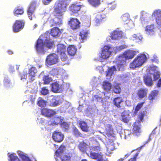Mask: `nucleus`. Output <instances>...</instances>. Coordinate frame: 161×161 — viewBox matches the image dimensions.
Here are the masks:
<instances>
[{
	"mask_svg": "<svg viewBox=\"0 0 161 161\" xmlns=\"http://www.w3.org/2000/svg\"><path fill=\"white\" fill-rule=\"evenodd\" d=\"M68 5L66 0H59L55 4L53 11L55 17L50 21L51 26H60L62 25L63 16Z\"/></svg>",
	"mask_w": 161,
	"mask_h": 161,
	"instance_id": "obj_1",
	"label": "nucleus"
},
{
	"mask_svg": "<svg viewBox=\"0 0 161 161\" xmlns=\"http://www.w3.org/2000/svg\"><path fill=\"white\" fill-rule=\"evenodd\" d=\"M138 52L136 51L128 50L123 53L122 56H120L116 61L117 66L119 68L123 67L125 64V61L123 59L125 58V60L132 59Z\"/></svg>",
	"mask_w": 161,
	"mask_h": 161,
	"instance_id": "obj_2",
	"label": "nucleus"
},
{
	"mask_svg": "<svg viewBox=\"0 0 161 161\" xmlns=\"http://www.w3.org/2000/svg\"><path fill=\"white\" fill-rule=\"evenodd\" d=\"M147 59L146 55L144 54L140 53L130 63V68L134 69L136 67L141 66L146 61Z\"/></svg>",
	"mask_w": 161,
	"mask_h": 161,
	"instance_id": "obj_3",
	"label": "nucleus"
},
{
	"mask_svg": "<svg viewBox=\"0 0 161 161\" xmlns=\"http://www.w3.org/2000/svg\"><path fill=\"white\" fill-rule=\"evenodd\" d=\"M66 47L65 45L61 43L57 44L56 52L60 55V58L62 61H66L68 59L66 54Z\"/></svg>",
	"mask_w": 161,
	"mask_h": 161,
	"instance_id": "obj_4",
	"label": "nucleus"
},
{
	"mask_svg": "<svg viewBox=\"0 0 161 161\" xmlns=\"http://www.w3.org/2000/svg\"><path fill=\"white\" fill-rule=\"evenodd\" d=\"M64 135L61 131H54L52 134V138L55 142L57 143L61 142L64 139Z\"/></svg>",
	"mask_w": 161,
	"mask_h": 161,
	"instance_id": "obj_5",
	"label": "nucleus"
},
{
	"mask_svg": "<svg viewBox=\"0 0 161 161\" xmlns=\"http://www.w3.org/2000/svg\"><path fill=\"white\" fill-rule=\"evenodd\" d=\"M25 22L23 20H16L12 26V29L14 32H18L24 28Z\"/></svg>",
	"mask_w": 161,
	"mask_h": 161,
	"instance_id": "obj_6",
	"label": "nucleus"
},
{
	"mask_svg": "<svg viewBox=\"0 0 161 161\" xmlns=\"http://www.w3.org/2000/svg\"><path fill=\"white\" fill-rule=\"evenodd\" d=\"M61 147L56 150L55 153V155L59 158L61 161H70V157L66 155L64 153L63 150L61 149Z\"/></svg>",
	"mask_w": 161,
	"mask_h": 161,
	"instance_id": "obj_7",
	"label": "nucleus"
},
{
	"mask_svg": "<svg viewBox=\"0 0 161 161\" xmlns=\"http://www.w3.org/2000/svg\"><path fill=\"white\" fill-rule=\"evenodd\" d=\"M45 44L43 41L39 38L37 41L35 48L37 52L40 53H44V52Z\"/></svg>",
	"mask_w": 161,
	"mask_h": 161,
	"instance_id": "obj_8",
	"label": "nucleus"
},
{
	"mask_svg": "<svg viewBox=\"0 0 161 161\" xmlns=\"http://www.w3.org/2000/svg\"><path fill=\"white\" fill-rule=\"evenodd\" d=\"M68 24L73 30H77L80 27V22L77 18H71L68 22Z\"/></svg>",
	"mask_w": 161,
	"mask_h": 161,
	"instance_id": "obj_9",
	"label": "nucleus"
},
{
	"mask_svg": "<svg viewBox=\"0 0 161 161\" xmlns=\"http://www.w3.org/2000/svg\"><path fill=\"white\" fill-rule=\"evenodd\" d=\"M56 114V111L54 110L45 108H43L41 110V114L48 118H51Z\"/></svg>",
	"mask_w": 161,
	"mask_h": 161,
	"instance_id": "obj_10",
	"label": "nucleus"
},
{
	"mask_svg": "<svg viewBox=\"0 0 161 161\" xmlns=\"http://www.w3.org/2000/svg\"><path fill=\"white\" fill-rule=\"evenodd\" d=\"M81 6L76 3L71 4L69 8V10L71 15H73L78 14L80 11Z\"/></svg>",
	"mask_w": 161,
	"mask_h": 161,
	"instance_id": "obj_11",
	"label": "nucleus"
},
{
	"mask_svg": "<svg viewBox=\"0 0 161 161\" xmlns=\"http://www.w3.org/2000/svg\"><path fill=\"white\" fill-rule=\"evenodd\" d=\"M111 47L107 45H105L102 50L101 53V57L103 59H106L108 58L111 53V52L110 51Z\"/></svg>",
	"mask_w": 161,
	"mask_h": 161,
	"instance_id": "obj_12",
	"label": "nucleus"
},
{
	"mask_svg": "<svg viewBox=\"0 0 161 161\" xmlns=\"http://www.w3.org/2000/svg\"><path fill=\"white\" fill-rule=\"evenodd\" d=\"M58 56L55 53H53L47 57L46 60L48 64L52 65L56 64L58 62Z\"/></svg>",
	"mask_w": 161,
	"mask_h": 161,
	"instance_id": "obj_13",
	"label": "nucleus"
},
{
	"mask_svg": "<svg viewBox=\"0 0 161 161\" xmlns=\"http://www.w3.org/2000/svg\"><path fill=\"white\" fill-rule=\"evenodd\" d=\"M63 89L62 85L59 84L58 82H54L52 84L51 90L54 93L60 92L63 91Z\"/></svg>",
	"mask_w": 161,
	"mask_h": 161,
	"instance_id": "obj_14",
	"label": "nucleus"
},
{
	"mask_svg": "<svg viewBox=\"0 0 161 161\" xmlns=\"http://www.w3.org/2000/svg\"><path fill=\"white\" fill-rule=\"evenodd\" d=\"M77 124L79 125V127L81 130L85 132H88L89 131V126L88 123L85 121L79 120Z\"/></svg>",
	"mask_w": 161,
	"mask_h": 161,
	"instance_id": "obj_15",
	"label": "nucleus"
},
{
	"mask_svg": "<svg viewBox=\"0 0 161 161\" xmlns=\"http://www.w3.org/2000/svg\"><path fill=\"white\" fill-rule=\"evenodd\" d=\"M105 15L104 14H97L94 20L95 23L96 25H98L105 20Z\"/></svg>",
	"mask_w": 161,
	"mask_h": 161,
	"instance_id": "obj_16",
	"label": "nucleus"
},
{
	"mask_svg": "<svg viewBox=\"0 0 161 161\" xmlns=\"http://www.w3.org/2000/svg\"><path fill=\"white\" fill-rule=\"evenodd\" d=\"M37 72V69L35 67H32L29 69L28 74L29 79L30 81L32 82L35 80L34 78L36 76Z\"/></svg>",
	"mask_w": 161,
	"mask_h": 161,
	"instance_id": "obj_17",
	"label": "nucleus"
},
{
	"mask_svg": "<svg viewBox=\"0 0 161 161\" xmlns=\"http://www.w3.org/2000/svg\"><path fill=\"white\" fill-rule=\"evenodd\" d=\"M152 15L155 17L157 24L161 26V10H156L153 12Z\"/></svg>",
	"mask_w": 161,
	"mask_h": 161,
	"instance_id": "obj_18",
	"label": "nucleus"
},
{
	"mask_svg": "<svg viewBox=\"0 0 161 161\" xmlns=\"http://www.w3.org/2000/svg\"><path fill=\"white\" fill-rule=\"evenodd\" d=\"M63 29L61 30L57 27H54L51 29L50 31L51 35L53 37H59L62 33Z\"/></svg>",
	"mask_w": 161,
	"mask_h": 161,
	"instance_id": "obj_19",
	"label": "nucleus"
},
{
	"mask_svg": "<svg viewBox=\"0 0 161 161\" xmlns=\"http://www.w3.org/2000/svg\"><path fill=\"white\" fill-rule=\"evenodd\" d=\"M147 92L146 88H141L138 90L136 94L139 99H142L147 96Z\"/></svg>",
	"mask_w": 161,
	"mask_h": 161,
	"instance_id": "obj_20",
	"label": "nucleus"
},
{
	"mask_svg": "<svg viewBox=\"0 0 161 161\" xmlns=\"http://www.w3.org/2000/svg\"><path fill=\"white\" fill-rule=\"evenodd\" d=\"M122 33L121 31H114L111 33V37L112 39L119 40L122 37Z\"/></svg>",
	"mask_w": 161,
	"mask_h": 161,
	"instance_id": "obj_21",
	"label": "nucleus"
},
{
	"mask_svg": "<svg viewBox=\"0 0 161 161\" xmlns=\"http://www.w3.org/2000/svg\"><path fill=\"white\" fill-rule=\"evenodd\" d=\"M147 112L146 111H141L137 115V120L136 121V123L138 124L141 123V122H143L144 120V117L147 115Z\"/></svg>",
	"mask_w": 161,
	"mask_h": 161,
	"instance_id": "obj_22",
	"label": "nucleus"
},
{
	"mask_svg": "<svg viewBox=\"0 0 161 161\" xmlns=\"http://www.w3.org/2000/svg\"><path fill=\"white\" fill-rule=\"evenodd\" d=\"M67 51L69 54L70 56L74 55L76 52V47L73 45H69L67 48Z\"/></svg>",
	"mask_w": 161,
	"mask_h": 161,
	"instance_id": "obj_23",
	"label": "nucleus"
},
{
	"mask_svg": "<svg viewBox=\"0 0 161 161\" xmlns=\"http://www.w3.org/2000/svg\"><path fill=\"white\" fill-rule=\"evenodd\" d=\"M124 102L122 97H118L115 98L113 100L114 104L117 108L121 107L120 105Z\"/></svg>",
	"mask_w": 161,
	"mask_h": 161,
	"instance_id": "obj_24",
	"label": "nucleus"
},
{
	"mask_svg": "<svg viewBox=\"0 0 161 161\" xmlns=\"http://www.w3.org/2000/svg\"><path fill=\"white\" fill-rule=\"evenodd\" d=\"M63 120L61 116L54 117L53 118V121L51 122L50 125L54 126L58 124L60 125Z\"/></svg>",
	"mask_w": 161,
	"mask_h": 161,
	"instance_id": "obj_25",
	"label": "nucleus"
},
{
	"mask_svg": "<svg viewBox=\"0 0 161 161\" xmlns=\"http://www.w3.org/2000/svg\"><path fill=\"white\" fill-rule=\"evenodd\" d=\"M105 133L108 136L114 134L113 129L112 125L108 124L107 125L105 129Z\"/></svg>",
	"mask_w": 161,
	"mask_h": 161,
	"instance_id": "obj_26",
	"label": "nucleus"
},
{
	"mask_svg": "<svg viewBox=\"0 0 161 161\" xmlns=\"http://www.w3.org/2000/svg\"><path fill=\"white\" fill-rule=\"evenodd\" d=\"M158 93V91L154 90L152 91L148 96V98L149 100L152 101L153 100L155 99Z\"/></svg>",
	"mask_w": 161,
	"mask_h": 161,
	"instance_id": "obj_27",
	"label": "nucleus"
},
{
	"mask_svg": "<svg viewBox=\"0 0 161 161\" xmlns=\"http://www.w3.org/2000/svg\"><path fill=\"white\" fill-rule=\"evenodd\" d=\"M88 145L84 142H80L78 145L79 149L83 152H85L88 147Z\"/></svg>",
	"mask_w": 161,
	"mask_h": 161,
	"instance_id": "obj_28",
	"label": "nucleus"
},
{
	"mask_svg": "<svg viewBox=\"0 0 161 161\" xmlns=\"http://www.w3.org/2000/svg\"><path fill=\"white\" fill-rule=\"evenodd\" d=\"M129 115L125 111L121 113V120L124 122L127 123L130 120L129 118Z\"/></svg>",
	"mask_w": 161,
	"mask_h": 161,
	"instance_id": "obj_29",
	"label": "nucleus"
},
{
	"mask_svg": "<svg viewBox=\"0 0 161 161\" xmlns=\"http://www.w3.org/2000/svg\"><path fill=\"white\" fill-rule=\"evenodd\" d=\"M24 12L23 8L18 6L15 8L13 13L15 15H22L24 13Z\"/></svg>",
	"mask_w": 161,
	"mask_h": 161,
	"instance_id": "obj_30",
	"label": "nucleus"
},
{
	"mask_svg": "<svg viewBox=\"0 0 161 161\" xmlns=\"http://www.w3.org/2000/svg\"><path fill=\"white\" fill-rule=\"evenodd\" d=\"M141 123L138 124V123H136V121L134 124V126L133 128V132L136 134L140 132L141 129Z\"/></svg>",
	"mask_w": 161,
	"mask_h": 161,
	"instance_id": "obj_31",
	"label": "nucleus"
},
{
	"mask_svg": "<svg viewBox=\"0 0 161 161\" xmlns=\"http://www.w3.org/2000/svg\"><path fill=\"white\" fill-rule=\"evenodd\" d=\"M72 132L75 136L76 137H82V134L80 131L79 130L75 127H74L72 128Z\"/></svg>",
	"mask_w": 161,
	"mask_h": 161,
	"instance_id": "obj_32",
	"label": "nucleus"
},
{
	"mask_svg": "<svg viewBox=\"0 0 161 161\" xmlns=\"http://www.w3.org/2000/svg\"><path fill=\"white\" fill-rule=\"evenodd\" d=\"M144 103L145 102H143L139 103L137 104L135 108L134 111L133 113V114L134 116H135L137 114L138 111H139L142 107Z\"/></svg>",
	"mask_w": 161,
	"mask_h": 161,
	"instance_id": "obj_33",
	"label": "nucleus"
},
{
	"mask_svg": "<svg viewBox=\"0 0 161 161\" xmlns=\"http://www.w3.org/2000/svg\"><path fill=\"white\" fill-rule=\"evenodd\" d=\"M44 43L45 46H46L49 49L51 48L54 45V42L51 41L50 39H46Z\"/></svg>",
	"mask_w": 161,
	"mask_h": 161,
	"instance_id": "obj_34",
	"label": "nucleus"
},
{
	"mask_svg": "<svg viewBox=\"0 0 161 161\" xmlns=\"http://www.w3.org/2000/svg\"><path fill=\"white\" fill-rule=\"evenodd\" d=\"M18 154L23 161H31L29 158L21 151L18 152Z\"/></svg>",
	"mask_w": 161,
	"mask_h": 161,
	"instance_id": "obj_35",
	"label": "nucleus"
},
{
	"mask_svg": "<svg viewBox=\"0 0 161 161\" xmlns=\"http://www.w3.org/2000/svg\"><path fill=\"white\" fill-rule=\"evenodd\" d=\"M144 82L146 85L150 86L153 85V80L151 77L147 76L144 79Z\"/></svg>",
	"mask_w": 161,
	"mask_h": 161,
	"instance_id": "obj_36",
	"label": "nucleus"
},
{
	"mask_svg": "<svg viewBox=\"0 0 161 161\" xmlns=\"http://www.w3.org/2000/svg\"><path fill=\"white\" fill-rule=\"evenodd\" d=\"M36 3L34 2H32L30 4L27 12L34 13L36 9Z\"/></svg>",
	"mask_w": 161,
	"mask_h": 161,
	"instance_id": "obj_37",
	"label": "nucleus"
},
{
	"mask_svg": "<svg viewBox=\"0 0 161 161\" xmlns=\"http://www.w3.org/2000/svg\"><path fill=\"white\" fill-rule=\"evenodd\" d=\"M121 18L123 22L127 24L128 21L130 20V15L126 13L123 14Z\"/></svg>",
	"mask_w": 161,
	"mask_h": 161,
	"instance_id": "obj_38",
	"label": "nucleus"
},
{
	"mask_svg": "<svg viewBox=\"0 0 161 161\" xmlns=\"http://www.w3.org/2000/svg\"><path fill=\"white\" fill-rule=\"evenodd\" d=\"M103 87L105 90L108 91L111 88V85L108 82L104 81L103 83Z\"/></svg>",
	"mask_w": 161,
	"mask_h": 161,
	"instance_id": "obj_39",
	"label": "nucleus"
},
{
	"mask_svg": "<svg viewBox=\"0 0 161 161\" xmlns=\"http://www.w3.org/2000/svg\"><path fill=\"white\" fill-rule=\"evenodd\" d=\"M88 2L91 5L94 7H97L100 3V0H88Z\"/></svg>",
	"mask_w": 161,
	"mask_h": 161,
	"instance_id": "obj_40",
	"label": "nucleus"
},
{
	"mask_svg": "<svg viewBox=\"0 0 161 161\" xmlns=\"http://www.w3.org/2000/svg\"><path fill=\"white\" fill-rule=\"evenodd\" d=\"M116 71V69L114 66H113L111 68H108L106 76H111L113 74L114 72Z\"/></svg>",
	"mask_w": 161,
	"mask_h": 161,
	"instance_id": "obj_41",
	"label": "nucleus"
},
{
	"mask_svg": "<svg viewBox=\"0 0 161 161\" xmlns=\"http://www.w3.org/2000/svg\"><path fill=\"white\" fill-rule=\"evenodd\" d=\"M47 102L45 101L42 98H39L37 102L38 106L41 107H45L46 105Z\"/></svg>",
	"mask_w": 161,
	"mask_h": 161,
	"instance_id": "obj_42",
	"label": "nucleus"
},
{
	"mask_svg": "<svg viewBox=\"0 0 161 161\" xmlns=\"http://www.w3.org/2000/svg\"><path fill=\"white\" fill-rule=\"evenodd\" d=\"M9 161H20L19 159L15 154L12 153L8 156Z\"/></svg>",
	"mask_w": 161,
	"mask_h": 161,
	"instance_id": "obj_43",
	"label": "nucleus"
},
{
	"mask_svg": "<svg viewBox=\"0 0 161 161\" xmlns=\"http://www.w3.org/2000/svg\"><path fill=\"white\" fill-rule=\"evenodd\" d=\"M61 127L65 130H68L70 126V123L68 122H62L60 124Z\"/></svg>",
	"mask_w": 161,
	"mask_h": 161,
	"instance_id": "obj_44",
	"label": "nucleus"
},
{
	"mask_svg": "<svg viewBox=\"0 0 161 161\" xmlns=\"http://www.w3.org/2000/svg\"><path fill=\"white\" fill-rule=\"evenodd\" d=\"M154 29L153 25H151L146 26L145 31L148 33L150 34L151 33L153 32L154 31Z\"/></svg>",
	"mask_w": 161,
	"mask_h": 161,
	"instance_id": "obj_45",
	"label": "nucleus"
},
{
	"mask_svg": "<svg viewBox=\"0 0 161 161\" xmlns=\"http://www.w3.org/2000/svg\"><path fill=\"white\" fill-rule=\"evenodd\" d=\"M113 91L115 93L119 94L121 92V89L119 86L117 84L114 86Z\"/></svg>",
	"mask_w": 161,
	"mask_h": 161,
	"instance_id": "obj_46",
	"label": "nucleus"
},
{
	"mask_svg": "<svg viewBox=\"0 0 161 161\" xmlns=\"http://www.w3.org/2000/svg\"><path fill=\"white\" fill-rule=\"evenodd\" d=\"M87 32L85 31L82 30L80 33L79 35L82 40L86 39L87 37Z\"/></svg>",
	"mask_w": 161,
	"mask_h": 161,
	"instance_id": "obj_47",
	"label": "nucleus"
},
{
	"mask_svg": "<svg viewBox=\"0 0 161 161\" xmlns=\"http://www.w3.org/2000/svg\"><path fill=\"white\" fill-rule=\"evenodd\" d=\"M40 93L43 95H46L49 93V90L46 88V87H43L41 88Z\"/></svg>",
	"mask_w": 161,
	"mask_h": 161,
	"instance_id": "obj_48",
	"label": "nucleus"
},
{
	"mask_svg": "<svg viewBox=\"0 0 161 161\" xmlns=\"http://www.w3.org/2000/svg\"><path fill=\"white\" fill-rule=\"evenodd\" d=\"M103 156L101 153H97V158L96 159L99 161H105L106 159L104 158Z\"/></svg>",
	"mask_w": 161,
	"mask_h": 161,
	"instance_id": "obj_49",
	"label": "nucleus"
},
{
	"mask_svg": "<svg viewBox=\"0 0 161 161\" xmlns=\"http://www.w3.org/2000/svg\"><path fill=\"white\" fill-rule=\"evenodd\" d=\"M44 83L45 84H49L52 80L51 78H50L48 76H45L43 78Z\"/></svg>",
	"mask_w": 161,
	"mask_h": 161,
	"instance_id": "obj_50",
	"label": "nucleus"
},
{
	"mask_svg": "<svg viewBox=\"0 0 161 161\" xmlns=\"http://www.w3.org/2000/svg\"><path fill=\"white\" fill-rule=\"evenodd\" d=\"M52 102L50 104V105L52 106L55 107L58 105L59 104L58 101L55 100V99H52Z\"/></svg>",
	"mask_w": 161,
	"mask_h": 161,
	"instance_id": "obj_51",
	"label": "nucleus"
},
{
	"mask_svg": "<svg viewBox=\"0 0 161 161\" xmlns=\"http://www.w3.org/2000/svg\"><path fill=\"white\" fill-rule=\"evenodd\" d=\"M4 85L5 87L6 88H7L8 87L10 86V81L7 78H5L4 80Z\"/></svg>",
	"mask_w": 161,
	"mask_h": 161,
	"instance_id": "obj_52",
	"label": "nucleus"
},
{
	"mask_svg": "<svg viewBox=\"0 0 161 161\" xmlns=\"http://www.w3.org/2000/svg\"><path fill=\"white\" fill-rule=\"evenodd\" d=\"M154 78V80H156L158 79L160 76V75L158 72H156L153 74Z\"/></svg>",
	"mask_w": 161,
	"mask_h": 161,
	"instance_id": "obj_53",
	"label": "nucleus"
},
{
	"mask_svg": "<svg viewBox=\"0 0 161 161\" xmlns=\"http://www.w3.org/2000/svg\"><path fill=\"white\" fill-rule=\"evenodd\" d=\"M97 153L94 152H91L90 153V157L93 159H96L97 158Z\"/></svg>",
	"mask_w": 161,
	"mask_h": 161,
	"instance_id": "obj_54",
	"label": "nucleus"
},
{
	"mask_svg": "<svg viewBox=\"0 0 161 161\" xmlns=\"http://www.w3.org/2000/svg\"><path fill=\"white\" fill-rule=\"evenodd\" d=\"M27 12L28 18L31 20H32L33 17H35V15L34 14V13L28 12Z\"/></svg>",
	"mask_w": 161,
	"mask_h": 161,
	"instance_id": "obj_55",
	"label": "nucleus"
},
{
	"mask_svg": "<svg viewBox=\"0 0 161 161\" xmlns=\"http://www.w3.org/2000/svg\"><path fill=\"white\" fill-rule=\"evenodd\" d=\"M138 155V153H136L133 157V158H130L128 161H136L137 157Z\"/></svg>",
	"mask_w": 161,
	"mask_h": 161,
	"instance_id": "obj_56",
	"label": "nucleus"
},
{
	"mask_svg": "<svg viewBox=\"0 0 161 161\" xmlns=\"http://www.w3.org/2000/svg\"><path fill=\"white\" fill-rule=\"evenodd\" d=\"M53 0H42L43 2L45 5H47L50 3Z\"/></svg>",
	"mask_w": 161,
	"mask_h": 161,
	"instance_id": "obj_57",
	"label": "nucleus"
},
{
	"mask_svg": "<svg viewBox=\"0 0 161 161\" xmlns=\"http://www.w3.org/2000/svg\"><path fill=\"white\" fill-rule=\"evenodd\" d=\"M157 86L158 87H161V77L158 80L157 84Z\"/></svg>",
	"mask_w": 161,
	"mask_h": 161,
	"instance_id": "obj_58",
	"label": "nucleus"
},
{
	"mask_svg": "<svg viewBox=\"0 0 161 161\" xmlns=\"http://www.w3.org/2000/svg\"><path fill=\"white\" fill-rule=\"evenodd\" d=\"M9 55H11L13 54V52L10 50H8L7 51Z\"/></svg>",
	"mask_w": 161,
	"mask_h": 161,
	"instance_id": "obj_59",
	"label": "nucleus"
},
{
	"mask_svg": "<svg viewBox=\"0 0 161 161\" xmlns=\"http://www.w3.org/2000/svg\"><path fill=\"white\" fill-rule=\"evenodd\" d=\"M125 47H125L124 46H123V45H121V46H120L119 47V48L121 49H124Z\"/></svg>",
	"mask_w": 161,
	"mask_h": 161,
	"instance_id": "obj_60",
	"label": "nucleus"
},
{
	"mask_svg": "<svg viewBox=\"0 0 161 161\" xmlns=\"http://www.w3.org/2000/svg\"><path fill=\"white\" fill-rule=\"evenodd\" d=\"M23 78L26 79L27 78V74H25L24 75V76H22Z\"/></svg>",
	"mask_w": 161,
	"mask_h": 161,
	"instance_id": "obj_61",
	"label": "nucleus"
},
{
	"mask_svg": "<svg viewBox=\"0 0 161 161\" xmlns=\"http://www.w3.org/2000/svg\"><path fill=\"white\" fill-rule=\"evenodd\" d=\"M37 26V25L36 24H35L34 25V26H33V28H34H34H36Z\"/></svg>",
	"mask_w": 161,
	"mask_h": 161,
	"instance_id": "obj_62",
	"label": "nucleus"
},
{
	"mask_svg": "<svg viewBox=\"0 0 161 161\" xmlns=\"http://www.w3.org/2000/svg\"><path fill=\"white\" fill-rule=\"evenodd\" d=\"M130 155V153H127V154L125 156V157L127 158L128 157H129V155Z\"/></svg>",
	"mask_w": 161,
	"mask_h": 161,
	"instance_id": "obj_63",
	"label": "nucleus"
},
{
	"mask_svg": "<svg viewBox=\"0 0 161 161\" xmlns=\"http://www.w3.org/2000/svg\"><path fill=\"white\" fill-rule=\"evenodd\" d=\"M123 158H120L118 160H117V161H122L123 160Z\"/></svg>",
	"mask_w": 161,
	"mask_h": 161,
	"instance_id": "obj_64",
	"label": "nucleus"
}]
</instances>
